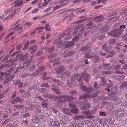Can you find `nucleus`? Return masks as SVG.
<instances>
[{
  "mask_svg": "<svg viewBox=\"0 0 127 127\" xmlns=\"http://www.w3.org/2000/svg\"><path fill=\"white\" fill-rule=\"evenodd\" d=\"M82 77L84 80L87 82L89 81V79L90 78V76L86 73H81L80 74H75L70 79V83H69L68 82L69 87L71 86L72 85L74 87L76 86L77 85V82L76 80L79 82V83L80 85H83L84 83L82 82Z\"/></svg>",
  "mask_w": 127,
  "mask_h": 127,
  "instance_id": "f257e3e1",
  "label": "nucleus"
},
{
  "mask_svg": "<svg viewBox=\"0 0 127 127\" xmlns=\"http://www.w3.org/2000/svg\"><path fill=\"white\" fill-rule=\"evenodd\" d=\"M126 112L124 110L122 109H118L117 110L115 113V117L118 121H121L122 117H123Z\"/></svg>",
  "mask_w": 127,
  "mask_h": 127,
  "instance_id": "f03ea898",
  "label": "nucleus"
},
{
  "mask_svg": "<svg viewBox=\"0 0 127 127\" xmlns=\"http://www.w3.org/2000/svg\"><path fill=\"white\" fill-rule=\"evenodd\" d=\"M71 30H70L69 29H67L66 30L65 32H63L59 36H58V38H61L64 37L66 34V33L65 32H68L67 33L66 35V37L65 38V40H66L69 39L71 38V33H70L71 32H70Z\"/></svg>",
  "mask_w": 127,
  "mask_h": 127,
  "instance_id": "7ed1b4c3",
  "label": "nucleus"
},
{
  "mask_svg": "<svg viewBox=\"0 0 127 127\" xmlns=\"http://www.w3.org/2000/svg\"><path fill=\"white\" fill-rule=\"evenodd\" d=\"M122 32L120 29H116L114 30L113 31H111V32L109 33V35L115 37H117L119 35L121 34Z\"/></svg>",
  "mask_w": 127,
  "mask_h": 127,
  "instance_id": "20e7f679",
  "label": "nucleus"
},
{
  "mask_svg": "<svg viewBox=\"0 0 127 127\" xmlns=\"http://www.w3.org/2000/svg\"><path fill=\"white\" fill-rule=\"evenodd\" d=\"M80 89L82 91L85 92L87 93L93 92L94 91V89L92 88H87L85 86L83 85L80 87Z\"/></svg>",
  "mask_w": 127,
  "mask_h": 127,
  "instance_id": "39448f33",
  "label": "nucleus"
},
{
  "mask_svg": "<svg viewBox=\"0 0 127 127\" xmlns=\"http://www.w3.org/2000/svg\"><path fill=\"white\" fill-rule=\"evenodd\" d=\"M56 97L57 98H59L64 99V100L65 101H70L73 99L72 97L71 96H68L66 95L56 96Z\"/></svg>",
  "mask_w": 127,
  "mask_h": 127,
  "instance_id": "423d86ee",
  "label": "nucleus"
},
{
  "mask_svg": "<svg viewBox=\"0 0 127 127\" xmlns=\"http://www.w3.org/2000/svg\"><path fill=\"white\" fill-rule=\"evenodd\" d=\"M65 67L62 66H60L58 68L55 70L53 72V73H57L58 74H61L66 70Z\"/></svg>",
  "mask_w": 127,
  "mask_h": 127,
  "instance_id": "0eeeda50",
  "label": "nucleus"
},
{
  "mask_svg": "<svg viewBox=\"0 0 127 127\" xmlns=\"http://www.w3.org/2000/svg\"><path fill=\"white\" fill-rule=\"evenodd\" d=\"M73 38L72 39L74 42L76 41L78 38L80 37V35L79 34L78 32V31L77 30H76L73 33Z\"/></svg>",
  "mask_w": 127,
  "mask_h": 127,
  "instance_id": "6e6552de",
  "label": "nucleus"
},
{
  "mask_svg": "<svg viewBox=\"0 0 127 127\" xmlns=\"http://www.w3.org/2000/svg\"><path fill=\"white\" fill-rule=\"evenodd\" d=\"M38 46L37 45H34L31 46L29 48L28 51H30V53L33 54L36 51V48Z\"/></svg>",
  "mask_w": 127,
  "mask_h": 127,
  "instance_id": "1a4fd4ad",
  "label": "nucleus"
},
{
  "mask_svg": "<svg viewBox=\"0 0 127 127\" xmlns=\"http://www.w3.org/2000/svg\"><path fill=\"white\" fill-rule=\"evenodd\" d=\"M24 2L22 0H16L14 1L13 3L15 4V5L13 7H15L20 6Z\"/></svg>",
  "mask_w": 127,
  "mask_h": 127,
  "instance_id": "9d476101",
  "label": "nucleus"
},
{
  "mask_svg": "<svg viewBox=\"0 0 127 127\" xmlns=\"http://www.w3.org/2000/svg\"><path fill=\"white\" fill-rule=\"evenodd\" d=\"M91 104L88 102L84 103L81 107V109L82 110H86L89 109L90 106Z\"/></svg>",
  "mask_w": 127,
  "mask_h": 127,
  "instance_id": "9b49d317",
  "label": "nucleus"
},
{
  "mask_svg": "<svg viewBox=\"0 0 127 127\" xmlns=\"http://www.w3.org/2000/svg\"><path fill=\"white\" fill-rule=\"evenodd\" d=\"M64 103V102L63 100L59 99L57 101L56 106L57 107L61 108L63 107V106Z\"/></svg>",
  "mask_w": 127,
  "mask_h": 127,
  "instance_id": "f8f14e48",
  "label": "nucleus"
},
{
  "mask_svg": "<svg viewBox=\"0 0 127 127\" xmlns=\"http://www.w3.org/2000/svg\"><path fill=\"white\" fill-rule=\"evenodd\" d=\"M18 9L16 10L14 8V7H12L9 9H7L4 12V13L5 15H6L7 14V13L10 11H11V12L12 13H15L16 11L18 10Z\"/></svg>",
  "mask_w": 127,
  "mask_h": 127,
  "instance_id": "ddd939ff",
  "label": "nucleus"
},
{
  "mask_svg": "<svg viewBox=\"0 0 127 127\" xmlns=\"http://www.w3.org/2000/svg\"><path fill=\"white\" fill-rule=\"evenodd\" d=\"M109 26H106L103 27L102 29H100L99 32L101 33H104L109 29Z\"/></svg>",
  "mask_w": 127,
  "mask_h": 127,
  "instance_id": "4468645a",
  "label": "nucleus"
},
{
  "mask_svg": "<svg viewBox=\"0 0 127 127\" xmlns=\"http://www.w3.org/2000/svg\"><path fill=\"white\" fill-rule=\"evenodd\" d=\"M45 69V67L43 66H42L39 68V70H36L35 71L34 73L33 74V76H36V75L40 72V71H43Z\"/></svg>",
  "mask_w": 127,
  "mask_h": 127,
  "instance_id": "2eb2a0df",
  "label": "nucleus"
},
{
  "mask_svg": "<svg viewBox=\"0 0 127 127\" xmlns=\"http://www.w3.org/2000/svg\"><path fill=\"white\" fill-rule=\"evenodd\" d=\"M85 117L82 115H79L75 116L74 119L75 120H80L81 122H83V120L85 119Z\"/></svg>",
  "mask_w": 127,
  "mask_h": 127,
  "instance_id": "dca6fc26",
  "label": "nucleus"
},
{
  "mask_svg": "<svg viewBox=\"0 0 127 127\" xmlns=\"http://www.w3.org/2000/svg\"><path fill=\"white\" fill-rule=\"evenodd\" d=\"M67 123V119H63L60 121V124L62 125L63 127H65L66 124Z\"/></svg>",
  "mask_w": 127,
  "mask_h": 127,
  "instance_id": "f3484780",
  "label": "nucleus"
},
{
  "mask_svg": "<svg viewBox=\"0 0 127 127\" xmlns=\"http://www.w3.org/2000/svg\"><path fill=\"white\" fill-rule=\"evenodd\" d=\"M52 113L51 111H50L48 109H46L44 111L43 114L45 117H48Z\"/></svg>",
  "mask_w": 127,
  "mask_h": 127,
  "instance_id": "a211bd4d",
  "label": "nucleus"
},
{
  "mask_svg": "<svg viewBox=\"0 0 127 127\" xmlns=\"http://www.w3.org/2000/svg\"><path fill=\"white\" fill-rule=\"evenodd\" d=\"M40 121L39 118L37 115H34L33 117L32 122L34 123H38Z\"/></svg>",
  "mask_w": 127,
  "mask_h": 127,
  "instance_id": "6ab92c4d",
  "label": "nucleus"
},
{
  "mask_svg": "<svg viewBox=\"0 0 127 127\" xmlns=\"http://www.w3.org/2000/svg\"><path fill=\"white\" fill-rule=\"evenodd\" d=\"M33 62L31 60H30L28 59L26 60L23 64V65L26 67L30 65L31 63Z\"/></svg>",
  "mask_w": 127,
  "mask_h": 127,
  "instance_id": "aec40b11",
  "label": "nucleus"
},
{
  "mask_svg": "<svg viewBox=\"0 0 127 127\" xmlns=\"http://www.w3.org/2000/svg\"><path fill=\"white\" fill-rule=\"evenodd\" d=\"M29 56V53H27L23 56V55L20 56L19 57V59L21 60L24 61L27 59Z\"/></svg>",
  "mask_w": 127,
  "mask_h": 127,
  "instance_id": "412c9836",
  "label": "nucleus"
},
{
  "mask_svg": "<svg viewBox=\"0 0 127 127\" xmlns=\"http://www.w3.org/2000/svg\"><path fill=\"white\" fill-rule=\"evenodd\" d=\"M47 121L48 126L51 127H53L52 123L53 122V118L51 117H49L48 118Z\"/></svg>",
  "mask_w": 127,
  "mask_h": 127,
  "instance_id": "4be33fe9",
  "label": "nucleus"
},
{
  "mask_svg": "<svg viewBox=\"0 0 127 127\" xmlns=\"http://www.w3.org/2000/svg\"><path fill=\"white\" fill-rule=\"evenodd\" d=\"M42 50H46V53H49V52H52L54 50V49L53 48H48L47 47H45Z\"/></svg>",
  "mask_w": 127,
  "mask_h": 127,
  "instance_id": "5701e85b",
  "label": "nucleus"
},
{
  "mask_svg": "<svg viewBox=\"0 0 127 127\" xmlns=\"http://www.w3.org/2000/svg\"><path fill=\"white\" fill-rule=\"evenodd\" d=\"M113 104L111 103L110 102H109L107 104L106 108L107 110H109L112 109L113 108Z\"/></svg>",
  "mask_w": 127,
  "mask_h": 127,
  "instance_id": "b1692460",
  "label": "nucleus"
},
{
  "mask_svg": "<svg viewBox=\"0 0 127 127\" xmlns=\"http://www.w3.org/2000/svg\"><path fill=\"white\" fill-rule=\"evenodd\" d=\"M52 89L53 91H55L57 90H59V87L56 84H54L52 86Z\"/></svg>",
  "mask_w": 127,
  "mask_h": 127,
  "instance_id": "393cba45",
  "label": "nucleus"
},
{
  "mask_svg": "<svg viewBox=\"0 0 127 127\" xmlns=\"http://www.w3.org/2000/svg\"><path fill=\"white\" fill-rule=\"evenodd\" d=\"M38 92H39V94L40 93L46 94L48 93L47 89L44 88H42L38 90Z\"/></svg>",
  "mask_w": 127,
  "mask_h": 127,
  "instance_id": "a878e982",
  "label": "nucleus"
},
{
  "mask_svg": "<svg viewBox=\"0 0 127 127\" xmlns=\"http://www.w3.org/2000/svg\"><path fill=\"white\" fill-rule=\"evenodd\" d=\"M75 44V42L73 40L68 42L66 45V47H69Z\"/></svg>",
  "mask_w": 127,
  "mask_h": 127,
  "instance_id": "bb28decb",
  "label": "nucleus"
},
{
  "mask_svg": "<svg viewBox=\"0 0 127 127\" xmlns=\"http://www.w3.org/2000/svg\"><path fill=\"white\" fill-rule=\"evenodd\" d=\"M88 98V95H87L85 94H83L81 95L80 97V99L82 100L83 99H85Z\"/></svg>",
  "mask_w": 127,
  "mask_h": 127,
  "instance_id": "cd10ccee",
  "label": "nucleus"
},
{
  "mask_svg": "<svg viewBox=\"0 0 127 127\" xmlns=\"http://www.w3.org/2000/svg\"><path fill=\"white\" fill-rule=\"evenodd\" d=\"M21 100V99L20 98L18 97H16V98L15 99H14L13 100H12V101L11 102V103L13 104H15V102H19Z\"/></svg>",
  "mask_w": 127,
  "mask_h": 127,
  "instance_id": "c85d7f7f",
  "label": "nucleus"
},
{
  "mask_svg": "<svg viewBox=\"0 0 127 127\" xmlns=\"http://www.w3.org/2000/svg\"><path fill=\"white\" fill-rule=\"evenodd\" d=\"M36 109L35 111V113L36 114L40 113L41 110V107L39 106H37L36 107Z\"/></svg>",
  "mask_w": 127,
  "mask_h": 127,
  "instance_id": "c756f323",
  "label": "nucleus"
},
{
  "mask_svg": "<svg viewBox=\"0 0 127 127\" xmlns=\"http://www.w3.org/2000/svg\"><path fill=\"white\" fill-rule=\"evenodd\" d=\"M74 53V52H73V51H70L69 52L67 53H66L64 55V57H66L67 56H70L73 55Z\"/></svg>",
  "mask_w": 127,
  "mask_h": 127,
  "instance_id": "7c9ffc66",
  "label": "nucleus"
},
{
  "mask_svg": "<svg viewBox=\"0 0 127 127\" xmlns=\"http://www.w3.org/2000/svg\"><path fill=\"white\" fill-rule=\"evenodd\" d=\"M62 41L61 39H57L55 40L53 42L54 44H57L58 45L62 42Z\"/></svg>",
  "mask_w": 127,
  "mask_h": 127,
  "instance_id": "2f4dec72",
  "label": "nucleus"
},
{
  "mask_svg": "<svg viewBox=\"0 0 127 127\" xmlns=\"http://www.w3.org/2000/svg\"><path fill=\"white\" fill-rule=\"evenodd\" d=\"M14 107L16 108L17 109L21 110L24 108V106L22 105H16L14 106Z\"/></svg>",
  "mask_w": 127,
  "mask_h": 127,
  "instance_id": "473e14b6",
  "label": "nucleus"
},
{
  "mask_svg": "<svg viewBox=\"0 0 127 127\" xmlns=\"http://www.w3.org/2000/svg\"><path fill=\"white\" fill-rule=\"evenodd\" d=\"M20 25L19 24H18L16 26H15L14 27L13 26L12 27L11 26V28H9V30L10 31L15 30L16 29L18 28Z\"/></svg>",
  "mask_w": 127,
  "mask_h": 127,
  "instance_id": "72a5a7b5",
  "label": "nucleus"
},
{
  "mask_svg": "<svg viewBox=\"0 0 127 127\" xmlns=\"http://www.w3.org/2000/svg\"><path fill=\"white\" fill-rule=\"evenodd\" d=\"M82 113L85 115H89L92 114L91 112L89 110H87L83 111L82 112Z\"/></svg>",
  "mask_w": 127,
  "mask_h": 127,
  "instance_id": "f704fd0d",
  "label": "nucleus"
},
{
  "mask_svg": "<svg viewBox=\"0 0 127 127\" xmlns=\"http://www.w3.org/2000/svg\"><path fill=\"white\" fill-rule=\"evenodd\" d=\"M60 125V123L59 121H54L53 123V126H58Z\"/></svg>",
  "mask_w": 127,
  "mask_h": 127,
  "instance_id": "c9c22d12",
  "label": "nucleus"
},
{
  "mask_svg": "<svg viewBox=\"0 0 127 127\" xmlns=\"http://www.w3.org/2000/svg\"><path fill=\"white\" fill-rule=\"evenodd\" d=\"M40 86V83H38L35 85H33V87H34V90H37L39 88Z\"/></svg>",
  "mask_w": 127,
  "mask_h": 127,
  "instance_id": "e433bc0d",
  "label": "nucleus"
},
{
  "mask_svg": "<svg viewBox=\"0 0 127 127\" xmlns=\"http://www.w3.org/2000/svg\"><path fill=\"white\" fill-rule=\"evenodd\" d=\"M70 111L72 113H77L78 112V110L77 109L74 108L71 110L70 109Z\"/></svg>",
  "mask_w": 127,
  "mask_h": 127,
  "instance_id": "4c0bfd02",
  "label": "nucleus"
},
{
  "mask_svg": "<svg viewBox=\"0 0 127 127\" xmlns=\"http://www.w3.org/2000/svg\"><path fill=\"white\" fill-rule=\"evenodd\" d=\"M29 43V41H28L25 43L24 45V47L23 48L22 50L23 51L25 50L28 47Z\"/></svg>",
  "mask_w": 127,
  "mask_h": 127,
  "instance_id": "58836bf2",
  "label": "nucleus"
},
{
  "mask_svg": "<svg viewBox=\"0 0 127 127\" xmlns=\"http://www.w3.org/2000/svg\"><path fill=\"white\" fill-rule=\"evenodd\" d=\"M118 98L115 96H113L109 98V100L111 101H114L117 99Z\"/></svg>",
  "mask_w": 127,
  "mask_h": 127,
  "instance_id": "ea45409f",
  "label": "nucleus"
},
{
  "mask_svg": "<svg viewBox=\"0 0 127 127\" xmlns=\"http://www.w3.org/2000/svg\"><path fill=\"white\" fill-rule=\"evenodd\" d=\"M100 70V67H98L95 68L93 70V72L94 73H96L99 72Z\"/></svg>",
  "mask_w": 127,
  "mask_h": 127,
  "instance_id": "a19ab883",
  "label": "nucleus"
},
{
  "mask_svg": "<svg viewBox=\"0 0 127 127\" xmlns=\"http://www.w3.org/2000/svg\"><path fill=\"white\" fill-rule=\"evenodd\" d=\"M92 24V23L89 22L88 24H87V25L89 27L86 28L87 29H92L94 28L93 26H91Z\"/></svg>",
  "mask_w": 127,
  "mask_h": 127,
  "instance_id": "79ce46f5",
  "label": "nucleus"
},
{
  "mask_svg": "<svg viewBox=\"0 0 127 127\" xmlns=\"http://www.w3.org/2000/svg\"><path fill=\"white\" fill-rule=\"evenodd\" d=\"M42 105L43 108H47L48 105V103L47 102H43L42 103Z\"/></svg>",
  "mask_w": 127,
  "mask_h": 127,
  "instance_id": "37998d69",
  "label": "nucleus"
},
{
  "mask_svg": "<svg viewBox=\"0 0 127 127\" xmlns=\"http://www.w3.org/2000/svg\"><path fill=\"white\" fill-rule=\"evenodd\" d=\"M23 27L22 26H21L20 27L18 28L17 29V30L16 31H17V34H16L17 35V34H19L20 33H21L22 32V30Z\"/></svg>",
  "mask_w": 127,
  "mask_h": 127,
  "instance_id": "c03bdc74",
  "label": "nucleus"
},
{
  "mask_svg": "<svg viewBox=\"0 0 127 127\" xmlns=\"http://www.w3.org/2000/svg\"><path fill=\"white\" fill-rule=\"evenodd\" d=\"M17 60L16 59H10L9 60H8L6 62V63H7L8 62H9L10 63H13L16 61Z\"/></svg>",
  "mask_w": 127,
  "mask_h": 127,
  "instance_id": "a18cd8bd",
  "label": "nucleus"
},
{
  "mask_svg": "<svg viewBox=\"0 0 127 127\" xmlns=\"http://www.w3.org/2000/svg\"><path fill=\"white\" fill-rule=\"evenodd\" d=\"M84 57L86 58H93L95 57V56H91L89 55L88 54L87 52H86L85 54Z\"/></svg>",
  "mask_w": 127,
  "mask_h": 127,
  "instance_id": "49530a36",
  "label": "nucleus"
},
{
  "mask_svg": "<svg viewBox=\"0 0 127 127\" xmlns=\"http://www.w3.org/2000/svg\"><path fill=\"white\" fill-rule=\"evenodd\" d=\"M113 67L115 69H117L120 68L121 67V65L120 64H118L117 65H112Z\"/></svg>",
  "mask_w": 127,
  "mask_h": 127,
  "instance_id": "de8ad7c7",
  "label": "nucleus"
},
{
  "mask_svg": "<svg viewBox=\"0 0 127 127\" xmlns=\"http://www.w3.org/2000/svg\"><path fill=\"white\" fill-rule=\"evenodd\" d=\"M98 96V95L96 93H94L88 96V98H93Z\"/></svg>",
  "mask_w": 127,
  "mask_h": 127,
  "instance_id": "09e8293b",
  "label": "nucleus"
},
{
  "mask_svg": "<svg viewBox=\"0 0 127 127\" xmlns=\"http://www.w3.org/2000/svg\"><path fill=\"white\" fill-rule=\"evenodd\" d=\"M112 71L111 70H107L103 71L102 72V73L105 74H108L112 73Z\"/></svg>",
  "mask_w": 127,
  "mask_h": 127,
  "instance_id": "8fccbe9b",
  "label": "nucleus"
},
{
  "mask_svg": "<svg viewBox=\"0 0 127 127\" xmlns=\"http://www.w3.org/2000/svg\"><path fill=\"white\" fill-rule=\"evenodd\" d=\"M50 25L49 24L46 25H45V29L47 31H49L51 30Z\"/></svg>",
  "mask_w": 127,
  "mask_h": 127,
  "instance_id": "3c124183",
  "label": "nucleus"
},
{
  "mask_svg": "<svg viewBox=\"0 0 127 127\" xmlns=\"http://www.w3.org/2000/svg\"><path fill=\"white\" fill-rule=\"evenodd\" d=\"M84 123H80L76 124L75 126L76 127H82L84 125Z\"/></svg>",
  "mask_w": 127,
  "mask_h": 127,
  "instance_id": "603ef678",
  "label": "nucleus"
},
{
  "mask_svg": "<svg viewBox=\"0 0 127 127\" xmlns=\"http://www.w3.org/2000/svg\"><path fill=\"white\" fill-rule=\"evenodd\" d=\"M4 111L6 112L9 113L11 112L12 111V110L8 107H7L5 108L4 109Z\"/></svg>",
  "mask_w": 127,
  "mask_h": 127,
  "instance_id": "864d4df0",
  "label": "nucleus"
},
{
  "mask_svg": "<svg viewBox=\"0 0 127 127\" xmlns=\"http://www.w3.org/2000/svg\"><path fill=\"white\" fill-rule=\"evenodd\" d=\"M36 69V67L35 65H33L29 68V70L31 71H34Z\"/></svg>",
  "mask_w": 127,
  "mask_h": 127,
  "instance_id": "5fc2aeb1",
  "label": "nucleus"
},
{
  "mask_svg": "<svg viewBox=\"0 0 127 127\" xmlns=\"http://www.w3.org/2000/svg\"><path fill=\"white\" fill-rule=\"evenodd\" d=\"M69 111H70V109H68L65 108L63 109V112L64 114H68Z\"/></svg>",
  "mask_w": 127,
  "mask_h": 127,
  "instance_id": "6e6d98bb",
  "label": "nucleus"
},
{
  "mask_svg": "<svg viewBox=\"0 0 127 127\" xmlns=\"http://www.w3.org/2000/svg\"><path fill=\"white\" fill-rule=\"evenodd\" d=\"M70 72L69 71H67L64 73L63 74V76H64V75H66L65 76H68L70 74Z\"/></svg>",
  "mask_w": 127,
  "mask_h": 127,
  "instance_id": "4d7b16f0",
  "label": "nucleus"
},
{
  "mask_svg": "<svg viewBox=\"0 0 127 127\" xmlns=\"http://www.w3.org/2000/svg\"><path fill=\"white\" fill-rule=\"evenodd\" d=\"M10 80V78L9 77H7L5 78L4 81L3 82V84H6L7 83L9 82Z\"/></svg>",
  "mask_w": 127,
  "mask_h": 127,
  "instance_id": "13d9d810",
  "label": "nucleus"
},
{
  "mask_svg": "<svg viewBox=\"0 0 127 127\" xmlns=\"http://www.w3.org/2000/svg\"><path fill=\"white\" fill-rule=\"evenodd\" d=\"M41 87L46 88H47L49 87L48 84L47 83H42L41 84Z\"/></svg>",
  "mask_w": 127,
  "mask_h": 127,
  "instance_id": "bf43d9fd",
  "label": "nucleus"
},
{
  "mask_svg": "<svg viewBox=\"0 0 127 127\" xmlns=\"http://www.w3.org/2000/svg\"><path fill=\"white\" fill-rule=\"evenodd\" d=\"M100 87V86L99 85H98L96 82H95L94 85V88L96 89L99 88Z\"/></svg>",
  "mask_w": 127,
  "mask_h": 127,
  "instance_id": "052dcab7",
  "label": "nucleus"
},
{
  "mask_svg": "<svg viewBox=\"0 0 127 127\" xmlns=\"http://www.w3.org/2000/svg\"><path fill=\"white\" fill-rule=\"evenodd\" d=\"M8 65V64H2L0 66V70L3 69L5 67H7Z\"/></svg>",
  "mask_w": 127,
  "mask_h": 127,
  "instance_id": "680f3d73",
  "label": "nucleus"
},
{
  "mask_svg": "<svg viewBox=\"0 0 127 127\" xmlns=\"http://www.w3.org/2000/svg\"><path fill=\"white\" fill-rule=\"evenodd\" d=\"M116 41V39H111L110 40L109 42L111 44H114Z\"/></svg>",
  "mask_w": 127,
  "mask_h": 127,
  "instance_id": "e2e57ef3",
  "label": "nucleus"
},
{
  "mask_svg": "<svg viewBox=\"0 0 127 127\" xmlns=\"http://www.w3.org/2000/svg\"><path fill=\"white\" fill-rule=\"evenodd\" d=\"M112 48L111 46H109L105 50V51L107 52H108L111 50Z\"/></svg>",
  "mask_w": 127,
  "mask_h": 127,
  "instance_id": "0e129e2a",
  "label": "nucleus"
},
{
  "mask_svg": "<svg viewBox=\"0 0 127 127\" xmlns=\"http://www.w3.org/2000/svg\"><path fill=\"white\" fill-rule=\"evenodd\" d=\"M87 20V19H84L80 20H79L75 22V23H80L82 22H83Z\"/></svg>",
  "mask_w": 127,
  "mask_h": 127,
  "instance_id": "69168bd1",
  "label": "nucleus"
},
{
  "mask_svg": "<svg viewBox=\"0 0 127 127\" xmlns=\"http://www.w3.org/2000/svg\"><path fill=\"white\" fill-rule=\"evenodd\" d=\"M47 73L45 72L44 73H43V77L44 79L45 80L48 79H49L50 78L49 77H47L46 78H45V77L47 75Z\"/></svg>",
  "mask_w": 127,
  "mask_h": 127,
  "instance_id": "338daca9",
  "label": "nucleus"
},
{
  "mask_svg": "<svg viewBox=\"0 0 127 127\" xmlns=\"http://www.w3.org/2000/svg\"><path fill=\"white\" fill-rule=\"evenodd\" d=\"M101 85H103L106 83V81L105 80V79L104 78V79L102 80L101 81Z\"/></svg>",
  "mask_w": 127,
  "mask_h": 127,
  "instance_id": "774afa93",
  "label": "nucleus"
}]
</instances>
